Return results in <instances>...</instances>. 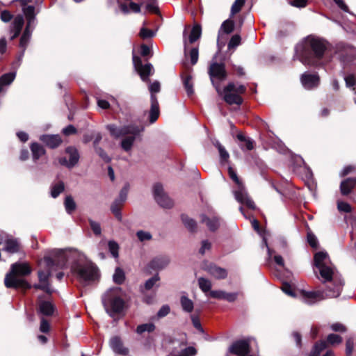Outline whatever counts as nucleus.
Listing matches in <instances>:
<instances>
[{
  "label": "nucleus",
  "instance_id": "obj_1",
  "mask_svg": "<svg viewBox=\"0 0 356 356\" xmlns=\"http://www.w3.org/2000/svg\"><path fill=\"white\" fill-rule=\"evenodd\" d=\"M78 259V263L72 266V270L77 273L80 281L83 283L94 280L97 277L95 268L84 261L83 257L76 250H54L51 256L44 257L40 263V270L38 275L40 283L35 284L33 287L41 289L49 294L53 290L49 282V278L53 273L63 268L65 264V259Z\"/></svg>",
  "mask_w": 356,
  "mask_h": 356
},
{
  "label": "nucleus",
  "instance_id": "obj_2",
  "mask_svg": "<svg viewBox=\"0 0 356 356\" xmlns=\"http://www.w3.org/2000/svg\"><path fill=\"white\" fill-rule=\"evenodd\" d=\"M330 259L325 252H318L314 255V264L318 269L323 282L326 284L325 291H305L302 293L303 301L308 305H313L318 301L329 298L338 297L342 290L343 282L334 275V269L329 266Z\"/></svg>",
  "mask_w": 356,
  "mask_h": 356
},
{
  "label": "nucleus",
  "instance_id": "obj_3",
  "mask_svg": "<svg viewBox=\"0 0 356 356\" xmlns=\"http://www.w3.org/2000/svg\"><path fill=\"white\" fill-rule=\"evenodd\" d=\"M326 45L323 40L308 36L296 46V56L304 65H317L323 58Z\"/></svg>",
  "mask_w": 356,
  "mask_h": 356
},
{
  "label": "nucleus",
  "instance_id": "obj_4",
  "mask_svg": "<svg viewBox=\"0 0 356 356\" xmlns=\"http://www.w3.org/2000/svg\"><path fill=\"white\" fill-rule=\"evenodd\" d=\"M31 268L27 263L16 262L11 265L10 270L5 277L4 283L7 288L28 289L31 285L22 277L29 275Z\"/></svg>",
  "mask_w": 356,
  "mask_h": 356
},
{
  "label": "nucleus",
  "instance_id": "obj_5",
  "mask_svg": "<svg viewBox=\"0 0 356 356\" xmlns=\"http://www.w3.org/2000/svg\"><path fill=\"white\" fill-rule=\"evenodd\" d=\"M123 292L119 286L111 288L102 296V302L106 312L112 317L120 314L124 309Z\"/></svg>",
  "mask_w": 356,
  "mask_h": 356
},
{
  "label": "nucleus",
  "instance_id": "obj_6",
  "mask_svg": "<svg viewBox=\"0 0 356 356\" xmlns=\"http://www.w3.org/2000/svg\"><path fill=\"white\" fill-rule=\"evenodd\" d=\"M216 89L227 104L229 105L236 104L238 106L242 104L243 98L241 97V95L246 90L243 85H236L232 82L229 83L222 91L218 86H216Z\"/></svg>",
  "mask_w": 356,
  "mask_h": 356
},
{
  "label": "nucleus",
  "instance_id": "obj_7",
  "mask_svg": "<svg viewBox=\"0 0 356 356\" xmlns=\"http://www.w3.org/2000/svg\"><path fill=\"white\" fill-rule=\"evenodd\" d=\"M228 174L230 179L236 185V188L233 189V193L236 200H250V197L245 188L238 177L236 172L231 166L228 168Z\"/></svg>",
  "mask_w": 356,
  "mask_h": 356
},
{
  "label": "nucleus",
  "instance_id": "obj_8",
  "mask_svg": "<svg viewBox=\"0 0 356 356\" xmlns=\"http://www.w3.org/2000/svg\"><path fill=\"white\" fill-rule=\"evenodd\" d=\"M151 92V108L149 111V122L154 123L158 119L159 115V106L156 96L154 93L160 91V83L155 81L149 86Z\"/></svg>",
  "mask_w": 356,
  "mask_h": 356
},
{
  "label": "nucleus",
  "instance_id": "obj_9",
  "mask_svg": "<svg viewBox=\"0 0 356 356\" xmlns=\"http://www.w3.org/2000/svg\"><path fill=\"white\" fill-rule=\"evenodd\" d=\"M107 130L110 132L111 135L115 138L127 136L129 134H140L143 129L135 124H129L123 127H118L113 124L106 125Z\"/></svg>",
  "mask_w": 356,
  "mask_h": 356
},
{
  "label": "nucleus",
  "instance_id": "obj_10",
  "mask_svg": "<svg viewBox=\"0 0 356 356\" xmlns=\"http://www.w3.org/2000/svg\"><path fill=\"white\" fill-rule=\"evenodd\" d=\"M133 63L135 70L139 74L141 79L143 81H149V76L154 72L153 65L149 63L143 64L141 58L135 54H133Z\"/></svg>",
  "mask_w": 356,
  "mask_h": 356
},
{
  "label": "nucleus",
  "instance_id": "obj_11",
  "mask_svg": "<svg viewBox=\"0 0 356 356\" xmlns=\"http://www.w3.org/2000/svg\"><path fill=\"white\" fill-rule=\"evenodd\" d=\"M208 73L209 74L212 84L215 87L216 86L219 87V84L216 83L215 80L221 81L225 79L227 77V72L225 70V65L223 63H218L216 62L212 63L209 66Z\"/></svg>",
  "mask_w": 356,
  "mask_h": 356
},
{
  "label": "nucleus",
  "instance_id": "obj_12",
  "mask_svg": "<svg viewBox=\"0 0 356 356\" xmlns=\"http://www.w3.org/2000/svg\"><path fill=\"white\" fill-rule=\"evenodd\" d=\"M200 220L211 232L216 231L220 225V218L211 211L202 213Z\"/></svg>",
  "mask_w": 356,
  "mask_h": 356
},
{
  "label": "nucleus",
  "instance_id": "obj_13",
  "mask_svg": "<svg viewBox=\"0 0 356 356\" xmlns=\"http://www.w3.org/2000/svg\"><path fill=\"white\" fill-rule=\"evenodd\" d=\"M65 152L69 155V159L61 157L58 161L60 165L72 168L78 163L80 158L79 153L75 147L71 146L66 148Z\"/></svg>",
  "mask_w": 356,
  "mask_h": 356
},
{
  "label": "nucleus",
  "instance_id": "obj_14",
  "mask_svg": "<svg viewBox=\"0 0 356 356\" xmlns=\"http://www.w3.org/2000/svg\"><path fill=\"white\" fill-rule=\"evenodd\" d=\"M300 81L305 89L312 90L318 86L320 78L316 73L311 74L306 72L301 75Z\"/></svg>",
  "mask_w": 356,
  "mask_h": 356
},
{
  "label": "nucleus",
  "instance_id": "obj_15",
  "mask_svg": "<svg viewBox=\"0 0 356 356\" xmlns=\"http://www.w3.org/2000/svg\"><path fill=\"white\" fill-rule=\"evenodd\" d=\"M22 10L26 19V25L24 31H30V33H32L37 24V19L35 15V7L33 6H28L24 7Z\"/></svg>",
  "mask_w": 356,
  "mask_h": 356
},
{
  "label": "nucleus",
  "instance_id": "obj_16",
  "mask_svg": "<svg viewBox=\"0 0 356 356\" xmlns=\"http://www.w3.org/2000/svg\"><path fill=\"white\" fill-rule=\"evenodd\" d=\"M170 259L166 255H160L152 259L147 265L149 269L161 270L165 268L170 264Z\"/></svg>",
  "mask_w": 356,
  "mask_h": 356
},
{
  "label": "nucleus",
  "instance_id": "obj_17",
  "mask_svg": "<svg viewBox=\"0 0 356 356\" xmlns=\"http://www.w3.org/2000/svg\"><path fill=\"white\" fill-rule=\"evenodd\" d=\"M3 243L4 247L3 250L9 254L17 253L20 250V243L18 239L13 237L12 236L7 234Z\"/></svg>",
  "mask_w": 356,
  "mask_h": 356
},
{
  "label": "nucleus",
  "instance_id": "obj_18",
  "mask_svg": "<svg viewBox=\"0 0 356 356\" xmlns=\"http://www.w3.org/2000/svg\"><path fill=\"white\" fill-rule=\"evenodd\" d=\"M24 24V19L22 15H18L14 18V20L13 21L10 28V31L11 33H13L12 36L10 37V40H13L19 36L22 31Z\"/></svg>",
  "mask_w": 356,
  "mask_h": 356
},
{
  "label": "nucleus",
  "instance_id": "obj_19",
  "mask_svg": "<svg viewBox=\"0 0 356 356\" xmlns=\"http://www.w3.org/2000/svg\"><path fill=\"white\" fill-rule=\"evenodd\" d=\"M40 140L50 148H56L62 143V140L58 135H47L40 136Z\"/></svg>",
  "mask_w": 356,
  "mask_h": 356
},
{
  "label": "nucleus",
  "instance_id": "obj_20",
  "mask_svg": "<svg viewBox=\"0 0 356 356\" xmlns=\"http://www.w3.org/2000/svg\"><path fill=\"white\" fill-rule=\"evenodd\" d=\"M206 270L216 279H225L227 275L226 269L211 264L206 267Z\"/></svg>",
  "mask_w": 356,
  "mask_h": 356
},
{
  "label": "nucleus",
  "instance_id": "obj_21",
  "mask_svg": "<svg viewBox=\"0 0 356 356\" xmlns=\"http://www.w3.org/2000/svg\"><path fill=\"white\" fill-rule=\"evenodd\" d=\"M110 347L116 353L126 355L129 350L123 346V343L118 337H114L110 340Z\"/></svg>",
  "mask_w": 356,
  "mask_h": 356
},
{
  "label": "nucleus",
  "instance_id": "obj_22",
  "mask_svg": "<svg viewBox=\"0 0 356 356\" xmlns=\"http://www.w3.org/2000/svg\"><path fill=\"white\" fill-rule=\"evenodd\" d=\"M210 296L214 298L225 300L228 302H234L236 300L238 293H227L224 291H211Z\"/></svg>",
  "mask_w": 356,
  "mask_h": 356
},
{
  "label": "nucleus",
  "instance_id": "obj_23",
  "mask_svg": "<svg viewBox=\"0 0 356 356\" xmlns=\"http://www.w3.org/2000/svg\"><path fill=\"white\" fill-rule=\"evenodd\" d=\"M234 29V23L231 19H227L222 22L221 26L218 31V45H220V38L222 33L229 34L231 33Z\"/></svg>",
  "mask_w": 356,
  "mask_h": 356
},
{
  "label": "nucleus",
  "instance_id": "obj_24",
  "mask_svg": "<svg viewBox=\"0 0 356 356\" xmlns=\"http://www.w3.org/2000/svg\"><path fill=\"white\" fill-rule=\"evenodd\" d=\"M140 134H129L122 140L121 147L125 151L129 152L131 149L133 145L136 140V136Z\"/></svg>",
  "mask_w": 356,
  "mask_h": 356
},
{
  "label": "nucleus",
  "instance_id": "obj_25",
  "mask_svg": "<svg viewBox=\"0 0 356 356\" xmlns=\"http://www.w3.org/2000/svg\"><path fill=\"white\" fill-rule=\"evenodd\" d=\"M356 185V178H348L341 181L340 185L341 192L343 195L349 194Z\"/></svg>",
  "mask_w": 356,
  "mask_h": 356
},
{
  "label": "nucleus",
  "instance_id": "obj_26",
  "mask_svg": "<svg viewBox=\"0 0 356 356\" xmlns=\"http://www.w3.org/2000/svg\"><path fill=\"white\" fill-rule=\"evenodd\" d=\"M152 192L155 200H166L168 196L164 191L163 186L160 183H156L152 188Z\"/></svg>",
  "mask_w": 356,
  "mask_h": 356
},
{
  "label": "nucleus",
  "instance_id": "obj_27",
  "mask_svg": "<svg viewBox=\"0 0 356 356\" xmlns=\"http://www.w3.org/2000/svg\"><path fill=\"white\" fill-rule=\"evenodd\" d=\"M237 139L241 142L245 143V148L243 145H241L240 147L243 150H252L254 147V141L250 138H246L242 133H238L236 135Z\"/></svg>",
  "mask_w": 356,
  "mask_h": 356
},
{
  "label": "nucleus",
  "instance_id": "obj_28",
  "mask_svg": "<svg viewBox=\"0 0 356 356\" xmlns=\"http://www.w3.org/2000/svg\"><path fill=\"white\" fill-rule=\"evenodd\" d=\"M180 304L182 310L186 313H191L194 309V303L188 296L182 295L180 298Z\"/></svg>",
  "mask_w": 356,
  "mask_h": 356
},
{
  "label": "nucleus",
  "instance_id": "obj_29",
  "mask_svg": "<svg viewBox=\"0 0 356 356\" xmlns=\"http://www.w3.org/2000/svg\"><path fill=\"white\" fill-rule=\"evenodd\" d=\"M181 218L183 224L188 231L191 232H194L196 231L197 222L194 219L190 218L186 214H182L181 216Z\"/></svg>",
  "mask_w": 356,
  "mask_h": 356
},
{
  "label": "nucleus",
  "instance_id": "obj_30",
  "mask_svg": "<svg viewBox=\"0 0 356 356\" xmlns=\"http://www.w3.org/2000/svg\"><path fill=\"white\" fill-rule=\"evenodd\" d=\"M39 309L40 313L46 316H50L53 314L54 307L49 301L41 300L39 302Z\"/></svg>",
  "mask_w": 356,
  "mask_h": 356
},
{
  "label": "nucleus",
  "instance_id": "obj_31",
  "mask_svg": "<svg viewBox=\"0 0 356 356\" xmlns=\"http://www.w3.org/2000/svg\"><path fill=\"white\" fill-rule=\"evenodd\" d=\"M213 145L216 147H217L219 154H220V160L221 163H226L228 162L229 154L225 148L221 145V143L216 140L213 143Z\"/></svg>",
  "mask_w": 356,
  "mask_h": 356
},
{
  "label": "nucleus",
  "instance_id": "obj_32",
  "mask_svg": "<svg viewBox=\"0 0 356 356\" xmlns=\"http://www.w3.org/2000/svg\"><path fill=\"white\" fill-rule=\"evenodd\" d=\"M202 35V27L199 24H195L191 29L190 35H189V42L191 44L196 42Z\"/></svg>",
  "mask_w": 356,
  "mask_h": 356
},
{
  "label": "nucleus",
  "instance_id": "obj_33",
  "mask_svg": "<svg viewBox=\"0 0 356 356\" xmlns=\"http://www.w3.org/2000/svg\"><path fill=\"white\" fill-rule=\"evenodd\" d=\"M31 150L32 152L33 159L34 161L38 160L45 153L43 147L37 143H33L31 145Z\"/></svg>",
  "mask_w": 356,
  "mask_h": 356
},
{
  "label": "nucleus",
  "instance_id": "obj_34",
  "mask_svg": "<svg viewBox=\"0 0 356 356\" xmlns=\"http://www.w3.org/2000/svg\"><path fill=\"white\" fill-rule=\"evenodd\" d=\"M15 75V72H9L0 77V92L3 90V86L10 85L14 81Z\"/></svg>",
  "mask_w": 356,
  "mask_h": 356
},
{
  "label": "nucleus",
  "instance_id": "obj_35",
  "mask_svg": "<svg viewBox=\"0 0 356 356\" xmlns=\"http://www.w3.org/2000/svg\"><path fill=\"white\" fill-rule=\"evenodd\" d=\"M122 202H113L110 207V209L112 213L120 221L122 220V218L121 213V209L122 208Z\"/></svg>",
  "mask_w": 356,
  "mask_h": 356
},
{
  "label": "nucleus",
  "instance_id": "obj_36",
  "mask_svg": "<svg viewBox=\"0 0 356 356\" xmlns=\"http://www.w3.org/2000/svg\"><path fill=\"white\" fill-rule=\"evenodd\" d=\"M155 325L152 323H147L141 324L137 326L136 332L138 334H142L145 332H152L155 330Z\"/></svg>",
  "mask_w": 356,
  "mask_h": 356
},
{
  "label": "nucleus",
  "instance_id": "obj_37",
  "mask_svg": "<svg viewBox=\"0 0 356 356\" xmlns=\"http://www.w3.org/2000/svg\"><path fill=\"white\" fill-rule=\"evenodd\" d=\"M183 84L188 96L190 97L193 95V83L191 75H187L185 77H183Z\"/></svg>",
  "mask_w": 356,
  "mask_h": 356
},
{
  "label": "nucleus",
  "instance_id": "obj_38",
  "mask_svg": "<svg viewBox=\"0 0 356 356\" xmlns=\"http://www.w3.org/2000/svg\"><path fill=\"white\" fill-rule=\"evenodd\" d=\"M159 280L160 277L159 274L156 273V275H154L145 282L144 285L145 289L149 291L151 290L155 286L156 287H159V284H158V282H159Z\"/></svg>",
  "mask_w": 356,
  "mask_h": 356
},
{
  "label": "nucleus",
  "instance_id": "obj_39",
  "mask_svg": "<svg viewBox=\"0 0 356 356\" xmlns=\"http://www.w3.org/2000/svg\"><path fill=\"white\" fill-rule=\"evenodd\" d=\"M65 188L64 183L59 181L51 186V196L53 198H56Z\"/></svg>",
  "mask_w": 356,
  "mask_h": 356
},
{
  "label": "nucleus",
  "instance_id": "obj_40",
  "mask_svg": "<svg viewBox=\"0 0 356 356\" xmlns=\"http://www.w3.org/2000/svg\"><path fill=\"white\" fill-rule=\"evenodd\" d=\"M327 347L326 342L325 341H321L317 342L312 350L309 356H320L321 351L325 349Z\"/></svg>",
  "mask_w": 356,
  "mask_h": 356
},
{
  "label": "nucleus",
  "instance_id": "obj_41",
  "mask_svg": "<svg viewBox=\"0 0 356 356\" xmlns=\"http://www.w3.org/2000/svg\"><path fill=\"white\" fill-rule=\"evenodd\" d=\"M32 33H30V31H24L19 41V47L22 49H26V47L28 46L29 41L31 40Z\"/></svg>",
  "mask_w": 356,
  "mask_h": 356
},
{
  "label": "nucleus",
  "instance_id": "obj_42",
  "mask_svg": "<svg viewBox=\"0 0 356 356\" xmlns=\"http://www.w3.org/2000/svg\"><path fill=\"white\" fill-rule=\"evenodd\" d=\"M198 284L201 290L204 293L210 291L211 289V282L209 280L203 277L198 279Z\"/></svg>",
  "mask_w": 356,
  "mask_h": 356
},
{
  "label": "nucleus",
  "instance_id": "obj_43",
  "mask_svg": "<svg viewBox=\"0 0 356 356\" xmlns=\"http://www.w3.org/2000/svg\"><path fill=\"white\" fill-rule=\"evenodd\" d=\"M108 248L111 255L114 258H118L119 256V245L118 244V243H116L114 241H109L108 242Z\"/></svg>",
  "mask_w": 356,
  "mask_h": 356
},
{
  "label": "nucleus",
  "instance_id": "obj_44",
  "mask_svg": "<svg viewBox=\"0 0 356 356\" xmlns=\"http://www.w3.org/2000/svg\"><path fill=\"white\" fill-rule=\"evenodd\" d=\"M124 277L125 276L123 270L120 268H117L113 276V281L116 284H120L124 282Z\"/></svg>",
  "mask_w": 356,
  "mask_h": 356
},
{
  "label": "nucleus",
  "instance_id": "obj_45",
  "mask_svg": "<svg viewBox=\"0 0 356 356\" xmlns=\"http://www.w3.org/2000/svg\"><path fill=\"white\" fill-rule=\"evenodd\" d=\"M245 0H235L231 8L232 15H235L240 12L241 8L245 4Z\"/></svg>",
  "mask_w": 356,
  "mask_h": 356
},
{
  "label": "nucleus",
  "instance_id": "obj_46",
  "mask_svg": "<svg viewBox=\"0 0 356 356\" xmlns=\"http://www.w3.org/2000/svg\"><path fill=\"white\" fill-rule=\"evenodd\" d=\"M155 34L156 33L154 31L148 29L144 26L140 29L139 33L140 37L143 39L153 38Z\"/></svg>",
  "mask_w": 356,
  "mask_h": 356
},
{
  "label": "nucleus",
  "instance_id": "obj_47",
  "mask_svg": "<svg viewBox=\"0 0 356 356\" xmlns=\"http://www.w3.org/2000/svg\"><path fill=\"white\" fill-rule=\"evenodd\" d=\"M136 236L140 242L150 241L152 238V236L150 232L143 230L138 231L136 232Z\"/></svg>",
  "mask_w": 356,
  "mask_h": 356
},
{
  "label": "nucleus",
  "instance_id": "obj_48",
  "mask_svg": "<svg viewBox=\"0 0 356 356\" xmlns=\"http://www.w3.org/2000/svg\"><path fill=\"white\" fill-rule=\"evenodd\" d=\"M241 38L239 35H238V34L234 35L231 38V39L228 43V49H231L236 48L241 44Z\"/></svg>",
  "mask_w": 356,
  "mask_h": 356
},
{
  "label": "nucleus",
  "instance_id": "obj_49",
  "mask_svg": "<svg viewBox=\"0 0 356 356\" xmlns=\"http://www.w3.org/2000/svg\"><path fill=\"white\" fill-rule=\"evenodd\" d=\"M342 340L341 337L335 334H330L327 337V341L331 345L339 344L342 342Z\"/></svg>",
  "mask_w": 356,
  "mask_h": 356
},
{
  "label": "nucleus",
  "instance_id": "obj_50",
  "mask_svg": "<svg viewBox=\"0 0 356 356\" xmlns=\"http://www.w3.org/2000/svg\"><path fill=\"white\" fill-rule=\"evenodd\" d=\"M191 63L194 65L197 63L199 58V51L197 47L192 48L189 52Z\"/></svg>",
  "mask_w": 356,
  "mask_h": 356
},
{
  "label": "nucleus",
  "instance_id": "obj_51",
  "mask_svg": "<svg viewBox=\"0 0 356 356\" xmlns=\"http://www.w3.org/2000/svg\"><path fill=\"white\" fill-rule=\"evenodd\" d=\"M354 348V340L353 338L350 337L346 340V355L352 356Z\"/></svg>",
  "mask_w": 356,
  "mask_h": 356
},
{
  "label": "nucleus",
  "instance_id": "obj_52",
  "mask_svg": "<svg viewBox=\"0 0 356 356\" xmlns=\"http://www.w3.org/2000/svg\"><path fill=\"white\" fill-rule=\"evenodd\" d=\"M337 208L340 212L350 213L352 211L351 206L347 202H337Z\"/></svg>",
  "mask_w": 356,
  "mask_h": 356
},
{
  "label": "nucleus",
  "instance_id": "obj_53",
  "mask_svg": "<svg viewBox=\"0 0 356 356\" xmlns=\"http://www.w3.org/2000/svg\"><path fill=\"white\" fill-rule=\"evenodd\" d=\"M196 353L197 351L195 348L194 347L189 346L181 350L179 353V356H194Z\"/></svg>",
  "mask_w": 356,
  "mask_h": 356
},
{
  "label": "nucleus",
  "instance_id": "obj_54",
  "mask_svg": "<svg viewBox=\"0 0 356 356\" xmlns=\"http://www.w3.org/2000/svg\"><path fill=\"white\" fill-rule=\"evenodd\" d=\"M130 185L128 183H126L122 188L121 189L119 194V200H126L127 198V195L129 191Z\"/></svg>",
  "mask_w": 356,
  "mask_h": 356
},
{
  "label": "nucleus",
  "instance_id": "obj_55",
  "mask_svg": "<svg viewBox=\"0 0 356 356\" xmlns=\"http://www.w3.org/2000/svg\"><path fill=\"white\" fill-rule=\"evenodd\" d=\"M191 319L193 326L200 332H203V328L201 325L199 317L197 315H191Z\"/></svg>",
  "mask_w": 356,
  "mask_h": 356
},
{
  "label": "nucleus",
  "instance_id": "obj_56",
  "mask_svg": "<svg viewBox=\"0 0 356 356\" xmlns=\"http://www.w3.org/2000/svg\"><path fill=\"white\" fill-rule=\"evenodd\" d=\"M90 227H91L93 233L95 235L101 234L102 229H101V227H100V225L99 222H95L92 220H90Z\"/></svg>",
  "mask_w": 356,
  "mask_h": 356
},
{
  "label": "nucleus",
  "instance_id": "obj_57",
  "mask_svg": "<svg viewBox=\"0 0 356 356\" xmlns=\"http://www.w3.org/2000/svg\"><path fill=\"white\" fill-rule=\"evenodd\" d=\"M95 152L106 163L111 161V158L102 147H95Z\"/></svg>",
  "mask_w": 356,
  "mask_h": 356
},
{
  "label": "nucleus",
  "instance_id": "obj_58",
  "mask_svg": "<svg viewBox=\"0 0 356 356\" xmlns=\"http://www.w3.org/2000/svg\"><path fill=\"white\" fill-rule=\"evenodd\" d=\"M146 8L148 11L157 13L159 12V8L155 0H150L146 5Z\"/></svg>",
  "mask_w": 356,
  "mask_h": 356
},
{
  "label": "nucleus",
  "instance_id": "obj_59",
  "mask_svg": "<svg viewBox=\"0 0 356 356\" xmlns=\"http://www.w3.org/2000/svg\"><path fill=\"white\" fill-rule=\"evenodd\" d=\"M170 307L168 305H165L160 308L157 313V316L159 318H163L167 316L170 313Z\"/></svg>",
  "mask_w": 356,
  "mask_h": 356
},
{
  "label": "nucleus",
  "instance_id": "obj_60",
  "mask_svg": "<svg viewBox=\"0 0 356 356\" xmlns=\"http://www.w3.org/2000/svg\"><path fill=\"white\" fill-rule=\"evenodd\" d=\"M211 247V243L208 240H204L202 241L201 248H200V253L204 254L206 251L209 250Z\"/></svg>",
  "mask_w": 356,
  "mask_h": 356
},
{
  "label": "nucleus",
  "instance_id": "obj_61",
  "mask_svg": "<svg viewBox=\"0 0 356 356\" xmlns=\"http://www.w3.org/2000/svg\"><path fill=\"white\" fill-rule=\"evenodd\" d=\"M346 85L347 87H353L355 85V78L353 74H348L344 78Z\"/></svg>",
  "mask_w": 356,
  "mask_h": 356
},
{
  "label": "nucleus",
  "instance_id": "obj_62",
  "mask_svg": "<svg viewBox=\"0 0 356 356\" xmlns=\"http://www.w3.org/2000/svg\"><path fill=\"white\" fill-rule=\"evenodd\" d=\"M331 329L334 332H345L346 331V327L340 323L332 324Z\"/></svg>",
  "mask_w": 356,
  "mask_h": 356
},
{
  "label": "nucleus",
  "instance_id": "obj_63",
  "mask_svg": "<svg viewBox=\"0 0 356 356\" xmlns=\"http://www.w3.org/2000/svg\"><path fill=\"white\" fill-rule=\"evenodd\" d=\"M65 208L68 213H72L76 208L75 202H65Z\"/></svg>",
  "mask_w": 356,
  "mask_h": 356
},
{
  "label": "nucleus",
  "instance_id": "obj_64",
  "mask_svg": "<svg viewBox=\"0 0 356 356\" xmlns=\"http://www.w3.org/2000/svg\"><path fill=\"white\" fill-rule=\"evenodd\" d=\"M0 17L3 22H8L13 18V15L8 10H3L1 13Z\"/></svg>",
  "mask_w": 356,
  "mask_h": 356
}]
</instances>
